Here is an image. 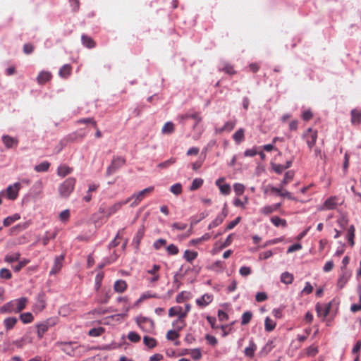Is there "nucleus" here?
I'll use <instances>...</instances> for the list:
<instances>
[{
    "mask_svg": "<svg viewBox=\"0 0 361 361\" xmlns=\"http://www.w3.org/2000/svg\"><path fill=\"white\" fill-rule=\"evenodd\" d=\"M76 180L68 178L59 186V192L61 197H68L73 191Z\"/></svg>",
    "mask_w": 361,
    "mask_h": 361,
    "instance_id": "nucleus-1",
    "label": "nucleus"
},
{
    "mask_svg": "<svg viewBox=\"0 0 361 361\" xmlns=\"http://www.w3.org/2000/svg\"><path fill=\"white\" fill-rule=\"evenodd\" d=\"M153 190H154L153 186L147 188L138 192L133 194L131 197L127 198L124 201V203H129L132 200H133V202H131L130 205L132 207H135V206L137 205L147 195L150 194Z\"/></svg>",
    "mask_w": 361,
    "mask_h": 361,
    "instance_id": "nucleus-2",
    "label": "nucleus"
},
{
    "mask_svg": "<svg viewBox=\"0 0 361 361\" xmlns=\"http://www.w3.org/2000/svg\"><path fill=\"white\" fill-rule=\"evenodd\" d=\"M137 326L145 332L150 333L154 329V322L149 318L139 316L135 318Z\"/></svg>",
    "mask_w": 361,
    "mask_h": 361,
    "instance_id": "nucleus-3",
    "label": "nucleus"
},
{
    "mask_svg": "<svg viewBox=\"0 0 361 361\" xmlns=\"http://www.w3.org/2000/svg\"><path fill=\"white\" fill-rule=\"evenodd\" d=\"M126 163L125 158L122 157H114L111 164L106 169V175L110 176L114 173L119 168Z\"/></svg>",
    "mask_w": 361,
    "mask_h": 361,
    "instance_id": "nucleus-4",
    "label": "nucleus"
},
{
    "mask_svg": "<svg viewBox=\"0 0 361 361\" xmlns=\"http://www.w3.org/2000/svg\"><path fill=\"white\" fill-rule=\"evenodd\" d=\"M302 137L305 139L308 147L311 149L316 143L317 131L310 128L304 133Z\"/></svg>",
    "mask_w": 361,
    "mask_h": 361,
    "instance_id": "nucleus-5",
    "label": "nucleus"
},
{
    "mask_svg": "<svg viewBox=\"0 0 361 361\" xmlns=\"http://www.w3.org/2000/svg\"><path fill=\"white\" fill-rule=\"evenodd\" d=\"M161 269V267L160 265H158V264H154L151 269H148L147 271V273L149 275H151V276L149 277H147V281L150 283V284H154L156 283L160 279V275L159 274V271Z\"/></svg>",
    "mask_w": 361,
    "mask_h": 361,
    "instance_id": "nucleus-6",
    "label": "nucleus"
},
{
    "mask_svg": "<svg viewBox=\"0 0 361 361\" xmlns=\"http://www.w3.org/2000/svg\"><path fill=\"white\" fill-rule=\"evenodd\" d=\"M86 136V133L82 132V130L79 131L73 132L69 133L61 141V144L66 145L68 142H75L77 140H82Z\"/></svg>",
    "mask_w": 361,
    "mask_h": 361,
    "instance_id": "nucleus-7",
    "label": "nucleus"
},
{
    "mask_svg": "<svg viewBox=\"0 0 361 361\" xmlns=\"http://www.w3.org/2000/svg\"><path fill=\"white\" fill-rule=\"evenodd\" d=\"M20 189V184L16 183L12 185H9L6 189V195L9 200H14L18 195V191Z\"/></svg>",
    "mask_w": 361,
    "mask_h": 361,
    "instance_id": "nucleus-8",
    "label": "nucleus"
},
{
    "mask_svg": "<svg viewBox=\"0 0 361 361\" xmlns=\"http://www.w3.org/2000/svg\"><path fill=\"white\" fill-rule=\"evenodd\" d=\"M54 325V323H51L49 320H47L42 323L37 324V333L39 338H42L44 334L48 331L49 327Z\"/></svg>",
    "mask_w": 361,
    "mask_h": 361,
    "instance_id": "nucleus-9",
    "label": "nucleus"
},
{
    "mask_svg": "<svg viewBox=\"0 0 361 361\" xmlns=\"http://www.w3.org/2000/svg\"><path fill=\"white\" fill-rule=\"evenodd\" d=\"M2 142L7 149L16 147L18 145V139L7 135H4L1 137Z\"/></svg>",
    "mask_w": 361,
    "mask_h": 361,
    "instance_id": "nucleus-10",
    "label": "nucleus"
},
{
    "mask_svg": "<svg viewBox=\"0 0 361 361\" xmlns=\"http://www.w3.org/2000/svg\"><path fill=\"white\" fill-rule=\"evenodd\" d=\"M64 261V256L63 255L57 256L54 259V262L51 269L50 270V274H56L63 267V262Z\"/></svg>",
    "mask_w": 361,
    "mask_h": 361,
    "instance_id": "nucleus-11",
    "label": "nucleus"
},
{
    "mask_svg": "<svg viewBox=\"0 0 361 361\" xmlns=\"http://www.w3.org/2000/svg\"><path fill=\"white\" fill-rule=\"evenodd\" d=\"M225 181L224 178H220L216 180V185L219 188L221 193L224 195H228L231 193V189L228 184H222Z\"/></svg>",
    "mask_w": 361,
    "mask_h": 361,
    "instance_id": "nucleus-12",
    "label": "nucleus"
},
{
    "mask_svg": "<svg viewBox=\"0 0 361 361\" xmlns=\"http://www.w3.org/2000/svg\"><path fill=\"white\" fill-rule=\"evenodd\" d=\"M235 121H227L221 128H215V133L221 134L224 131L231 132L235 128Z\"/></svg>",
    "mask_w": 361,
    "mask_h": 361,
    "instance_id": "nucleus-13",
    "label": "nucleus"
},
{
    "mask_svg": "<svg viewBox=\"0 0 361 361\" xmlns=\"http://www.w3.org/2000/svg\"><path fill=\"white\" fill-rule=\"evenodd\" d=\"M331 308V302L327 305H316V310L319 317L325 318L329 312Z\"/></svg>",
    "mask_w": 361,
    "mask_h": 361,
    "instance_id": "nucleus-14",
    "label": "nucleus"
},
{
    "mask_svg": "<svg viewBox=\"0 0 361 361\" xmlns=\"http://www.w3.org/2000/svg\"><path fill=\"white\" fill-rule=\"evenodd\" d=\"M73 343H73V342H68V343L58 342V343H56V345L59 346L61 348V350H63L66 354H68L69 355H73L74 353V348L72 346V345Z\"/></svg>",
    "mask_w": 361,
    "mask_h": 361,
    "instance_id": "nucleus-15",
    "label": "nucleus"
},
{
    "mask_svg": "<svg viewBox=\"0 0 361 361\" xmlns=\"http://www.w3.org/2000/svg\"><path fill=\"white\" fill-rule=\"evenodd\" d=\"M293 163V160H288L286 161L285 165L279 164H271V168L274 171L278 174L282 173V172L291 166Z\"/></svg>",
    "mask_w": 361,
    "mask_h": 361,
    "instance_id": "nucleus-16",
    "label": "nucleus"
},
{
    "mask_svg": "<svg viewBox=\"0 0 361 361\" xmlns=\"http://www.w3.org/2000/svg\"><path fill=\"white\" fill-rule=\"evenodd\" d=\"M18 322V319L14 317H6L4 322V326L6 331H9L13 329Z\"/></svg>",
    "mask_w": 361,
    "mask_h": 361,
    "instance_id": "nucleus-17",
    "label": "nucleus"
},
{
    "mask_svg": "<svg viewBox=\"0 0 361 361\" xmlns=\"http://www.w3.org/2000/svg\"><path fill=\"white\" fill-rule=\"evenodd\" d=\"M27 299L26 298H20L13 300V304L16 308V313L20 312L23 310L27 305Z\"/></svg>",
    "mask_w": 361,
    "mask_h": 361,
    "instance_id": "nucleus-18",
    "label": "nucleus"
},
{
    "mask_svg": "<svg viewBox=\"0 0 361 361\" xmlns=\"http://www.w3.org/2000/svg\"><path fill=\"white\" fill-rule=\"evenodd\" d=\"M213 297L209 294H204L196 300V303L200 307H205L212 302Z\"/></svg>",
    "mask_w": 361,
    "mask_h": 361,
    "instance_id": "nucleus-19",
    "label": "nucleus"
},
{
    "mask_svg": "<svg viewBox=\"0 0 361 361\" xmlns=\"http://www.w3.org/2000/svg\"><path fill=\"white\" fill-rule=\"evenodd\" d=\"M128 284L126 281L120 279L117 280L114 285V289L115 292L118 293H123L126 290Z\"/></svg>",
    "mask_w": 361,
    "mask_h": 361,
    "instance_id": "nucleus-20",
    "label": "nucleus"
},
{
    "mask_svg": "<svg viewBox=\"0 0 361 361\" xmlns=\"http://www.w3.org/2000/svg\"><path fill=\"white\" fill-rule=\"evenodd\" d=\"M51 73L49 71H42L37 78L38 84L44 85L51 79Z\"/></svg>",
    "mask_w": 361,
    "mask_h": 361,
    "instance_id": "nucleus-21",
    "label": "nucleus"
},
{
    "mask_svg": "<svg viewBox=\"0 0 361 361\" xmlns=\"http://www.w3.org/2000/svg\"><path fill=\"white\" fill-rule=\"evenodd\" d=\"M350 114L352 124L359 126L361 123V111L355 109L351 111Z\"/></svg>",
    "mask_w": 361,
    "mask_h": 361,
    "instance_id": "nucleus-22",
    "label": "nucleus"
},
{
    "mask_svg": "<svg viewBox=\"0 0 361 361\" xmlns=\"http://www.w3.org/2000/svg\"><path fill=\"white\" fill-rule=\"evenodd\" d=\"M180 120L182 123L184 122V121L192 118L195 121V126L197 125L202 120V118L200 116L199 114L195 113V114H185L183 115H181L180 117Z\"/></svg>",
    "mask_w": 361,
    "mask_h": 361,
    "instance_id": "nucleus-23",
    "label": "nucleus"
},
{
    "mask_svg": "<svg viewBox=\"0 0 361 361\" xmlns=\"http://www.w3.org/2000/svg\"><path fill=\"white\" fill-rule=\"evenodd\" d=\"M73 171V169L66 166L61 165L57 169V175L60 177H65Z\"/></svg>",
    "mask_w": 361,
    "mask_h": 361,
    "instance_id": "nucleus-24",
    "label": "nucleus"
},
{
    "mask_svg": "<svg viewBox=\"0 0 361 361\" xmlns=\"http://www.w3.org/2000/svg\"><path fill=\"white\" fill-rule=\"evenodd\" d=\"M233 139L236 144H240L245 140V130L239 128L233 135Z\"/></svg>",
    "mask_w": 361,
    "mask_h": 361,
    "instance_id": "nucleus-25",
    "label": "nucleus"
},
{
    "mask_svg": "<svg viewBox=\"0 0 361 361\" xmlns=\"http://www.w3.org/2000/svg\"><path fill=\"white\" fill-rule=\"evenodd\" d=\"M198 255L197 252L192 251L190 250H186L183 254V258L189 263H192V262L197 258Z\"/></svg>",
    "mask_w": 361,
    "mask_h": 361,
    "instance_id": "nucleus-26",
    "label": "nucleus"
},
{
    "mask_svg": "<svg viewBox=\"0 0 361 361\" xmlns=\"http://www.w3.org/2000/svg\"><path fill=\"white\" fill-rule=\"evenodd\" d=\"M82 44L88 49L94 48L96 45L95 42L90 37L82 35L81 37Z\"/></svg>",
    "mask_w": 361,
    "mask_h": 361,
    "instance_id": "nucleus-27",
    "label": "nucleus"
},
{
    "mask_svg": "<svg viewBox=\"0 0 361 361\" xmlns=\"http://www.w3.org/2000/svg\"><path fill=\"white\" fill-rule=\"evenodd\" d=\"M0 312L4 313H12L16 312L15 305L13 304V300H11L6 304H4L0 308Z\"/></svg>",
    "mask_w": 361,
    "mask_h": 361,
    "instance_id": "nucleus-28",
    "label": "nucleus"
},
{
    "mask_svg": "<svg viewBox=\"0 0 361 361\" xmlns=\"http://www.w3.org/2000/svg\"><path fill=\"white\" fill-rule=\"evenodd\" d=\"M257 350V345L253 341H250L249 346L245 349V355L248 357H252L255 352Z\"/></svg>",
    "mask_w": 361,
    "mask_h": 361,
    "instance_id": "nucleus-29",
    "label": "nucleus"
},
{
    "mask_svg": "<svg viewBox=\"0 0 361 361\" xmlns=\"http://www.w3.org/2000/svg\"><path fill=\"white\" fill-rule=\"evenodd\" d=\"M293 275L288 271H285L281 275V281L285 284H291L293 281Z\"/></svg>",
    "mask_w": 361,
    "mask_h": 361,
    "instance_id": "nucleus-30",
    "label": "nucleus"
},
{
    "mask_svg": "<svg viewBox=\"0 0 361 361\" xmlns=\"http://www.w3.org/2000/svg\"><path fill=\"white\" fill-rule=\"evenodd\" d=\"M71 66L69 64H65L63 65L59 70V75L61 78H66L68 76H70L71 73Z\"/></svg>",
    "mask_w": 361,
    "mask_h": 361,
    "instance_id": "nucleus-31",
    "label": "nucleus"
},
{
    "mask_svg": "<svg viewBox=\"0 0 361 361\" xmlns=\"http://www.w3.org/2000/svg\"><path fill=\"white\" fill-rule=\"evenodd\" d=\"M32 343V339L31 338L24 336L20 339L15 341L13 343L18 348H21L24 346V345H25L27 343Z\"/></svg>",
    "mask_w": 361,
    "mask_h": 361,
    "instance_id": "nucleus-32",
    "label": "nucleus"
},
{
    "mask_svg": "<svg viewBox=\"0 0 361 361\" xmlns=\"http://www.w3.org/2000/svg\"><path fill=\"white\" fill-rule=\"evenodd\" d=\"M337 204V197H331L328 198L324 203V207L326 209H333L336 207Z\"/></svg>",
    "mask_w": 361,
    "mask_h": 361,
    "instance_id": "nucleus-33",
    "label": "nucleus"
},
{
    "mask_svg": "<svg viewBox=\"0 0 361 361\" xmlns=\"http://www.w3.org/2000/svg\"><path fill=\"white\" fill-rule=\"evenodd\" d=\"M127 203H124V201L123 202H118L113 204L112 206L109 207L107 209V213L108 215H112L113 214L116 213L117 211H118L121 207L124 204H126Z\"/></svg>",
    "mask_w": 361,
    "mask_h": 361,
    "instance_id": "nucleus-34",
    "label": "nucleus"
},
{
    "mask_svg": "<svg viewBox=\"0 0 361 361\" xmlns=\"http://www.w3.org/2000/svg\"><path fill=\"white\" fill-rule=\"evenodd\" d=\"M294 177V172L293 171H287L285 175L284 178L281 182L280 185L281 186V188H283L285 185H286L290 181H291L293 179Z\"/></svg>",
    "mask_w": 361,
    "mask_h": 361,
    "instance_id": "nucleus-35",
    "label": "nucleus"
},
{
    "mask_svg": "<svg viewBox=\"0 0 361 361\" xmlns=\"http://www.w3.org/2000/svg\"><path fill=\"white\" fill-rule=\"evenodd\" d=\"M349 278H350V276L348 275L346 273L341 274L339 276L338 281H337L338 288L340 289L343 288L347 283Z\"/></svg>",
    "mask_w": 361,
    "mask_h": 361,
    "instance_id": "nucleus-36",
    "label": "nucleus"
},
{
    "mask_svg": "<svg viewBox=\"0 0 361 361\" xmlns=\"http://www.w3.org/2000/svg\"><path fill=\"white\" fill-rule=\"evenodd\" d=\"M143 343L149 348H154V347L157 346V342L155 338L147 336H144Z\"/></svg>",
    "mask_w": 361,
    "mask_h": 361,
    "instance_id": "nucleus-37",
    "label": "nucleus"
},
{
    "mask_svg": "<svg viewBox=\"0 0 361 361\" xmlns=\"http://www.w3.org/2000/svg\"><path fill=\"white\" fill-rule=\"evenodd\" d=\"M20 319L23 324H30L33 321L34 317L30 312H25L20 314Z\"/></svg>",
    "mask_w": 361,
    "mask_h": 361,
    "instance_id": "nucleus-38",
    "label": "nucleus"
},
{
    "mask_svg": "<svg viewBox=\"0 0 361 361\" xmlns=\"http://www.w3.org/2000/svg\"><path fill=\"white\" fill-rule=\"evenodd\" d=\"M174 131V125L172 122H166L161 129L163 134H171Z\"/></svg>",
    "mask_w": 361,
    "mask_h": 361,
    "instance_id": "nucleus-39",
    "label": "nucleus"
},
{
    "mask_svg": "<svg viewBox=\"0 0 361 361\" xmlns=\"http://www.w3.org/2000/svg\"><path fill=\"white\" fill-rule=\"evenodd\" d=\"M50 164L48 161H43L35 166V170L37 172H46L49 170Z\"/></svg>",
    "mask_w": 361,
    "mask_h": 361,
    "instance_id": "nucleus-40",
    "label": "nucleus"
},
{
    "mask_svg": "<svg viewBox=\"0 0 361 361\" xmlns=\"http://www.w3.org/2000/svg\"><path fill=\"white\" fill-rule=\"evenodd\" d=\"M172 325L175 328L174 330L177 331V332H179L186 326V324L185 320L177 319L173 322Z\"/></svg>",
    "mask_w": 361,
    "mask_h": 361,
    "instance_id": "nucleus-41",
    "label": "nucleus"
},
{
    "mask_svg": "<svg viewBox=\"0 0 361 361\" xmlns=\"http://www.w3.org/2000/svg\"><path fill=\"white\" fill-rule=\"evenodd\" d=\"M203 183H204V180L202 178H195L192 180V183L190 187V190L191 191H195V190L199 189L202 185Z\"/></svg>",
    "mask_w": 361,
    "mask_h": 361,
    "instance_id": "nucleus-42",
    "label": "nucleus"
},
{
    "mask_svg": "<svg viewBox=\"0 0 361 361\" xmlns=\"http://www.w3.org/2000/svg\"><path fill=\"white\" fill-rule=\"evenodd\" d=\"M271 221L275 226H282L283 227L286 226V221L285 219H281L277 216H272L271 218Z\"/></svg>",
    "mask_w": 361,
    "mask_h": 361,
    "instance_id": "nucleus-43",
    "label": "nucleus"
},
{
    "mask_svg": "<svg viewBox=\"0 0 361 361\" xmlns=\"http://www.w3.org/2000/svg\"><path fill=\"white\" fill-rule=\"evenodd\" d=\"M355 227L354 226H350L348 230V240L350 245V246H353L355 244L354 238H355Z\"/></svg>",
    "mask_w": 361,
    "mask_h": 361,
    "instance_id": "nucleus-44",
    "label": "nucleus"
},
{
    "mask_svg": "<svg viewBox=\"0 0 361 361\" xmlns=\"http://www.w3.org/2000/svg\"><path fill=\"white\" fill-rule=\"evenodd\" d=\"M265 329L267 331H271L276 327V322L269 317H267L264 321Z\"/></svg>",
    "mask_w": 361,
    "mask_h": 361,
    "instance_id": "nucleus-45",
    "label": "nucleus"
},
{
    "mask_svg": "<svg viewBox=\"0 0 361 361\" xmlns=\"http://www.w3.org/2000/svg\"><path fill=\"white\" fill-rule=\"evenodd\" d=\"M19 219H20V216L18 214H16L13 216H8L6 219H4V226H9L13 222L18 220Z\"/></svg>",
    "mask_w": 361,
    "mask_h": 361,
    "instance_id": "nucleus-46",
    "label": "nucleus"
},
{
    "mask_svg": "<svg viewBox=\"0 0 361 361\" xmlns=\"http://www.w3.org/2000/svg\"><path fill=\"white\" fill-rule=\"evenodd\" d=\"M225 216H226V215H224V216H221V215L217 216L216 217V219L209 224V225L208 226V228L209 229H212V228H215V227L218 226L219 225H220L223 222Z\"/></svg>",
    "mask_w": 361,
    "mask_h": 361,
    "instance_id": "nucleus-47",
    "label": "nucleus"
},
{
    "mask_svg": "<svg viewBox=\"0 0 361 361\" xmlns=\"http://www.w3.org/2000/svg\"><path fill=\"white\" fill-rule=\"evenodd\" d=\"M104 332L103 327L93 328L88 332V335L92 337H97L101 336Z\"/></svg>",
    "mask_w": 361,
    "mask_h": 361,
    "instance_id": "nucleus-48",
    "label": "nucleus"
},
{
    "mask_svg": "<svg viewBox=\"0 0 361 361\" xmlns=\"http://www.w3.org/2000/svg\"><path fill=\"white\" fill-rule=\"evenodd\" d=\"M318 352V348L314 345H310L305 349V353L307 357H314Z\"/></svg>",
    "mask_w": 361,
    "mask_h": 361,
    "instance_id": "nucleus-49",
    "label": "nucleus"
},
{
    "mask_svg": "<svg viewBox=\"0 0 361 361\" xmlns=\"http://www.w3.org/2000/svg\"><path fill=\"white\" fill-rule=\"evenodd\" d=\"M77 124H87L90 123L94 128H97V122L93 118H81L76 121Z\"/></svg>",
    "mask_w": 361,
    "mask_h": 361,
    "instance_id": "nucleus-50",
    "label": "nucleus"
},
{
    "mask_svg": "<svg viewBox=\"0 0 361 361\" xmlns=\"http://www.w3.org/2000/svg\"><path fill=\"white\" fill-rule=\"evenodd\" d=\"M252 317V313L250 311H247L244 312L242 315L241 324L246 325L247 324Z\"/></svg>",
    "mask_w": 361,
    "mask_h": 361,
    "instance_id": "nucleus-51",
    "label": "nucleus"
},
{
    "mask_svg": "<svg viewBox=\"0 0 361 361\" xmlns=\"http://www.w3.org/2000/svg\"><path fill=\"white\" fill-rule=\"evenodd\" d=\"M176 161V159L172 157L164 162L159 164L157 166L160 169H166V168L169 167L170 166H171L172 164H173Z\"/></svg>",
    "mask_w": 361,
    "mask_h": 361,
    "instance_id": "nucleus-52",
    "label": "nucleus"
},
{
    "mask_svg": "<svg viewBox=\"0 0 361 361\" xmlns=\"http://www.w3.org/2000/svg\"><path fill=\"white\" fill-rule=\"evenodd\" d=\"M128 338L133 343H137L140 341L141 337L135 331H130L128 334Z\"/></svg>",
    "mask_w": 361,
    "mask_h": 361,
    "instance_id": "nucleus-53",
    "label": "nucleus"
},
{
    "mask_svg": "<svg viewBox=\"0 0 361 361\" xmlns=\"http://www.w3.org/2000/svg\"><path fill=\"white\" fill-rule=\"evenodd\" d=\"M144 228H140L137 231L135 236L133 238V243H136V246L138 247L142 238L144 236Z\"/></svg>",
    "mask_w": 361,
    "mask_h": 361,
    "instance_id": "nucleus-54",
    "label": "nucleus"
},
{
    "mask_svg": "<svg viewBox=\"0 0 361 361\" xmlns=\"http://www.w3.org/2000/svg\"><path fill=\"white\" fill-rule=\"evenodd\" d=\"M20 253H14L13 255H6L5 257V262H8V263H12V262H16L18 261L19 259H20Z\"/></svg>",
    "mask_w": 361,
    "mask_h": 361,
    "instance_id": "nucleus-55",
    "label": "nucleus"
},
{
    "mask_svg": "<svg viewBox=\"0 0 361 361\" xmlns=\"http://www.w3.org/2000/svg\"><path fill=\"white\" fill-rule=\"evenodd\" d=\"M103 278H104V273L103 272H99L98 273L96 276H95V289L97 290H98L101 286H102V281L103 280Z\"/></svg>",
    "mask_w": 361,
    "mask_h": 361,
    "instance_id": "nucleus-56",
    "label": "nucleus"
},
{
    "mask_svg": "<svg viewBox=\"0 0 361 361\" xmlns=\"http://www.w3.org/2000/svg\"><path fill=\"white\" fill-rule=\"evenodd\" d=\"M111 296L110 290L106 292L103 296L97 299V302L100 304H106L109 302Z\"/></svg>",
    "mask_w": 361,
    "mask_h": 361,
    "instance_id": "nucleus-57",
    "label": "nucleus"
},
{
    "mask_svg": "<svg viewBox=\"0 0 361 361\" xmlns=\"http://www.w3.org/2000/svg\"><path fill=\"white\" fill-rule=\"evenodd\" d=\"M170 191L176 195H180L182 192L181 184L176 183V184L173 185L170 188Z\"/></svg>",
    "mask_w": 361,
    "mask_h": 361,
    "instance_id": "nucleus-58",
    "label": "nucleus"
},
{
    "mask_svg": "<svg viewBox=\"0 0 361 361\" xmlns=\"http://www.w3.org/2000/svg\"><path fill=\"white\" fill-rule=\"evenodd\" d=\"M248 202V198L247 197H244V200H241L239 198H236L234 200V202H233V204L235 206V207H240L243 209L245 208V206L246 204H247Z\"/></svg>",
    "mask_w": 361,
    "mask_h": 361,
    "instance_id": "nucleus-59",
    "label": "nucleus"
},
{
    "mask_svg": "<svg viewBox=\"0 0 361 361\" xmlns=\"http://www.w3.org/2000/svg\"><path fill=\"white\" fill-rule=\"evenodd\" d=\"M233 190L237 195H241L245 191V186L241 183H235Z\"/></svg>",
    "mask_w": 361,
    "mask_h": 361,
    "instance_id": "nucleus-60",
    "label": "nucleus"
},
{
    "mask_svg": "<svg viewBox=\"0 0 361 361\" xmlns=\"http://www.w3.org/2000/svg\"><path fill=\"white\" fill-rule=\"evenodd\" d=\"M180 336V334L176 330H169L166 334V338L170 341H174Z\"/></svg>",
    "mask_w": 361,
    "mask_h": 361,
    "instance_id": "nucleus-61",
    "label": "nucleus"
},
{
    "mask_svg": "<svg viewBox=\"0 0 361 361\" xmlns=\"http://www.w3.org/2000/svg\"><path fill=\"white\" fill-rule=\"evenodd\" d=\"M180 313V306H174L169 309V316L170 317H175L179 315Z\"/></svg>",
    "mask_w": 361,
    "mask_h": 361,
    "instance_id": "nucleus-62",
    "label": "nucleus"
},
{
    "mask_svg": "<svg viewBox=\"0 0 361 361\" xmlns=\"http://www.w3.org/2000/svg\"><path fill=\"white\" fill-rule=\"evenodd\" d=\"M12 276L11 271L6 268H3L0 270V277L1 279H10Z\"/></svg>",
    "mask_w": 361,
    "mask_h": 361,
    "instance_id": "nucleus-63",
    "label": "nucleus"
},
{
    "mask_svg": "<svg viewBox=\"0 0 361 361\" xmlns=\"http://www.w3.org/2000/svg\"><path fill=\"white\" fill-rule=\"evenodd\" d=\"M166 240L165 239H162V238H159L158 240H157L154 244H153V247L155 250H159L162 246H164L166 245Z\"/></svg>",
    "mask_w": 361,
    "mask_h": 361,
    "instance_id": "nucleus-64",
    "label": "nucleus"
}]
</instances>
